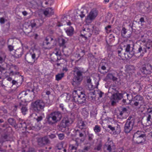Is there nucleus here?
Masks as SVG:
<instances>
[{
  "mask_svg": "<svg viewBox=\"0 0 152 152\" xmlns=\"http://www.w3.org/2000/svg\"><path fill=\"white\" fill-rule=\"evenodd\" d=\"M144 8L147 12H148L149 11V5H148L147 7H145Z\"/></svg>",
  "mask_w": 152,
  "mask_h": 152,
  "instance_id": "obj_59",
  "label": "nucleus"
},
{
  "mask_svg": "<svg viewBox=\"0 0 152 152\" xmlns=\"http://www.w3.org/2000/svg\"><path fill=\"white\" fill-rule=\"evenodd\" d=\"M64 76V73H58L56 76V80L58 81L61 80Z\"/></svg>",
  "mask_w": 152,
  "mask_h": 152,
  "instance_id": "obj_36",
  "label": "nucleus"
},
{
  "mask_svg": "<svg viewBox=\"0 0 152 152\" xmlns=\"http://www.w3.org/2000/svg\"><path fill=\"white\" fill-rule=\"evenodd\" d=\"M66 149L63 147L62 146L60 148L58 146L56 151V152H66Z\"/></svg>",
  "mask_w": 152,
  "mask_h": 152,
  "instance_id": "obj_38",
  "label": "nucleus"
},
{
  "mask_svg": "<svg viewBox=\"0 0 152 152\" xmlns=\"http://www.w3.org/2000/svg\"><path fill=\"white\" fill-rule=\"evenodd\" d=\"M35 119L37 122H39L42 120L43 117L41 116H38L36 118H35Z\"/></svg>",
  "mask_w": 152,
  "mask_h": 152,
  "instance_id": "obj_48",
  "label": "nucleus"
},
{
  "mask_svg": "<svg viewBox=\"0 0 152 152\" xmlns=\"http://www.w3.org/2000/svg\"><path fill=\"white\" fill-rule=\"evenodd\" d=\"M144 47L143 45H139L137 48V49L134 52V55L137 58L142 57L145 53L147 52V50Z\"/></svg>",
  "mask_w": 152,
  "mask_h": 152,
  "instance_id": "obj_9",
  "label": "nucleus"
},
{
  "mask_svg": "<svg viewBox=\"0 0 152 152\" xmlns=\"http://www.w3.org/2000/svg\"><path fill=\"white\" fill-rule=\"evenodd\" d=\"M68 41L67 39L61 37L58 39L59 45L60 47H62L63 48L66 47V44Z\"/></svg>",
  "mask_w": 152,
  "mask_h": 152,
  "instance_id": "obj_21",
  "label": "nucleus"
},
{
  "mask_svg": "<svg viewBox=\"0 0 152 152\" xmlns=\"http://www.w3.org/2000/svg\"><path fill=\"white\" fill-rule=\"evenodd\" d=\"M78 127L81 129H86L87 127L84 121H79L78 123Z\"/></svg>",
  "mask_w": 152,
  "mask_h": 152,
  "instance_id": "obj_28",
  "label": "nucleus"
},
{
  "mask_svg": "<svg viewBox=\"0 0 152 152\" xmlns=\"http://www.w3.org/2000/svg\"><path fill=\"white\" fill-rule=\"evenodd\" d=\"M108 128H109L113 132V134H116L119 133L120 132V127L119 126L118 129L116 131H115V128L114 127L110 125L108 126Z\"/></svg>",
  "mask_w": 152,
  "mask_h": 152,
  "instance_id": "obj_29",
  "label": "nucleus"
},
{
  "mask_svg": "<svg viewBox=\"0 0 152 152\" xmlns=\"http://www.w3.org/2000/svg\"><path fill=\"white\" fill-rule=\"evenodd\" d=\"M74 77L72 82V84L73 86L76 87L79 85L83 79V72L80 70L78 67H75L74 68Z\"/></svg>",
  "mask_w": 152,
  "mask_h": 152,
  "instance_id": "obj_1",
  "label": "nucleus"
},
{
  "mask_svg": "<svg viewBox=\"0 0 152 152\" xmlns=\"http://www.w3.org/2000/svg\"><path fill=\"white\" fill-rule=\"evenodd\" d=\"M101 130V128L99 126L96 125V132H99Z\"/></svg>",
  "mask_w": 152,
  "mask_h": 152,
  "instance_id": "obj_50",
  "label": "nucleus"
},
{
  "mask_svg": "<svg viewBox=\"0 0 152 152\" xmlns=\"http://www.w3.org/2000/svg\"><path fill=\"white\" fill-rule=\"evenodd\" d=\"M6 57V56L4 54L0 52V63L4 61Z\"/></svg>",
  "mask_w": 152,
  "mask_h": 152,
  "instance_id": "obj_41",
  "label": "nucleus"
},
{
  "mask_svg": "<svg viewBox=\"0 0 152 152\" xmlns=\"http://www.w3.org/2000/svg\"><path fill=\"white\" fill-rule=\"evenodd\" d=\"M114 146V144L113 142L108 138L107 142L105 144L104 148L106 149L109 152H115L112 151Z\"/></svg>",
  "mask_w": 152,
  "mask_h": 152,
  "instance_id": "obj_14",
  "label": "nucleus"
},
{
  "mask_svg": "<svg viewBox=\"0 0 152 152\" xmlns=\"http://www.w3.org/2000/svg\"><path fill=\"white\" fill-rule=\"evenodd\" d=\"M8 121L10 125L14 126H15L16 121L13 118H9L8 119Z\"/></svg>",
  "mask_w": 152,
  "mask_h": 152,
  "instance_id": "obj_35",
  "label": "nucleus"
},
{
  "mask_svg": "<svg viewBox=\"0 0 152 152\" xmlns=\"http://www.w3.org/2000/svg\"><path fill=\"white\" fill-rule=\"evenodd\" d=\"M23 53V49L20 48L15 51L14 56L16 58H19L21 57Z\"/></svg>",
  "mask_w": 152,
  "mask_h": 152,
  "instance_id": "obj_22",
  "label": "nucleus"
},
{
  "mask_svg": "<svg viewBox=\"0 0 152 152\" xmlns=\"http://www.w3.org/2000/svg\"><path fill=\"white\" fill-rule=\"evenodd\" d=\"M38 145L41 147L49 144L50 141L47 136L37 138Z\"/></svg>",
  "mask_w": 152,
  "mask_h": 152,
  "instance_id": "obj_11",
  "label": "nucleus"
},
{
  "mask_svg": "<svg viewBox=\"0 0 152 152\" xmlns=\"http://www.w3.org/2000/svg\"><path fill=\"white\" fill-rule=\"evenodd\" d=\"M97 94L99 95V97H101L103 94V93H102L101 91H97Z\"/></svg>",
  "mask_w": 152,
  "mask_h": 152,
  "instance_id": "obj_51",
  "label": "nucleus"
},
{
  "mask_svg": "<svg viewBox=\"0 0 152 152\" xmlns=\"http://www.w3.org/2000/svg\"><path fill=\"white\" fill-rule=\"evenodd\" d=\"M8 137V136L7 134H5L3 136V138L5 140H7Z\"/></svg>",
  "mask_w": 152,
  "mask_h": 152,
  "instance_id": "obj_64",
  "label": "nucleus"
},
{
  "mask_svg": "<svg viewBox=\"0 0 152 152\" xmlns=\"http://www.w3.org/2000/svg\"><path fill=\"white\" fill-rule=\"evenodd\" d=\"M111 26L110 25H109L107 26V27H105V29L106 31H107V32H108V31H110V30H109V29H110L111 28Z\"/></svg>",
  "mask_w": 152,
  "mask_h": 152,
  "instance_id": "obj_57",
  "label": "nucleus"
},
{
  "mask_svg": "<svg viewBox=\"0 0 152 152\" xmlns=\"http://www.w3.org/2000/svg\"><path fill=\"white\" fill-rule=\"evenodd\" d=\"M143 97L140 95H137L132 99V103L133 106H141L143 102Z\"/></svg>",
  "mask_w": 152,
  "mask_h": 152,
  "instance_id": "obj_10",
  "label": "nucleus"
},
{
  "mask_svg": "<svg viewBox=\"0 0 152 152\" xmlns=\"http://www.w3.org/2000/svg\"><path fill=\"white\" fill-rule=\"evenodd\" d=\"M35 19L31 20L30 22V26L32 28H36V23Z\"/></svg>",
  "mask_w": 152,
  "mask_h": 152,
  "instance_id": "obj_40",
  "label": "nucleus"
},
{
  "mask_svg": "<svg viewBox=\"0 0 152 152\" xmlns=\"http://www.w3.org/2000/svg\"><path fill=\"white\" fill-rule=\"evenodd\" d=\"M107 64L105 63H104H104H101L100 64V65L99 67L98 70L99 72L101 73H104V72H102L101 69L103 71L105 70L106 68V66H107Z\"/></svg>",
  "mask_w": 152,
  "mask_h": 152,
  "instance_id": "obj_26",
  "label": "nucleus"
},
{
  "mask_svg": "<svg viewBox=\"0 0 152 152\" xmlns=\"http://www.w3.org/2000/svg\"><path fill=\"white\" fill-rule=\"evenodd\" d=\"M8 48L10 51H12L14 49V47L11 45H8Z\"/></svg>",
  "mask_w": 152,
  "mask_h": 152,
  "instance_id": "obj_52",
  "label": "nucleus"
},
{
  "mask_svg": "<svg viewBox=\"0 0 152 152\" xmlns=\"http://www.w3.org/2000/svg\"><path fill=\"white\" fill-rule=\"evenodd\" d=\"M130 40L127 39H125L121 43V45L122 46L126 47L125 48V51L126 52V54L128 58H130L134 56V52L132 51H130L131 48L130 42Z\"/></svg>",
  "mask_w": 152,
  "mask_h": 152,
  "instance_id": "obj_6",
  "label": "nucleus"
},
{
  "mask_svg": "<svg viewBox=\"0 0 152 152\" xmlns=\"http://www.w3.org/2000/svg\"><path fill=\"white\" fill-rule=\"evenodd\" d=\"M19 106L21 109V112L23 115H25L26 114V112H27L28 109L27 107L26 106L23 105L22 103H20L19 104Z\"/></svg>",
  "mask_w": 152,
  "mask_h": 152,
  "instance_id": "obj_27",
  "label": "nucleus"
},
{
  "mask_svg": "<svg viewBox=\"0 0 152 152\" xmlns=\"http://www.w3.org/2000/svg\"><path fill=\"white\" fill-rule=\"evenodd\" d=\"M91 79H90V78L89 77V78L87 77V83H88V84L91 83Z\"/></svg>",
  "mask_w": 152,
  "mask_h": 152,
  "instance_id": "obj_60",
  "label": "nucleus"
},
{
  "mask_svg": "<svg viewBox=\"0 0 152 152\" xmlns=\"http://www.w3.org/2000/svg\"><path fill=\"white\" fill-rule=\"evenodd\" d=\"M123 51L122 49L121 48H118L117 50V52L118 53V56H120V57H122L123 56V53L124 54V55H125L126 54V53H124L122 52Z\"/></svg>",
  "mask_w": 152,
  "mask_h": 152,
  "instance_id": "obj_37",
  "label": "nucleus"
},
{
  "mask_svg": "<svg viewBox=\"0 0 152 152\" xmlns=\"http://www.w3.org/2000/svg\"><path fill=\"white\" fill-rule=\"evenodd\" d=\"M102 146V143L100 141L98 145H97L96 148V149L97 151H101V148Z\"/></svg>",
  "mask_w": 152,
  "mask_h": 152,
  "instance_id": "obj_42",
  "label": "nucleus"
},
{
  "mask_svg": "<svg viewBox=\"0 0 152 152\" xmlns=\"http://www.w3.org/2000/svg\"><path fill=\"white\" fill-rule=\"evenodd\" d=\"M107 77L108 78L113 80H116L117 79L116 77L113 76V75L111 73L108 74L107 76Z\"/></svg>",
  "mask_w": 152,
  "mask_h": 152,
  "instance_id": "obj_39",
  "label": "nucleus"
},
{
  "mask_svg": "<svg viewBox=\"0 0 152 152\" xmlns=\"http://www.w3.org/2000/svg\"><path fill=\"white\" fill-rule=\"evenodd\" d=\"M150 65L147 64L142 66L141 69V71L142 73L145 75L150 74L151 73Z\"/></svg>",
  "mask_w": 152,
  "mask_h": 152,
  "instance_id": "obj_15",
  "label": "nucleus"
},
{
  "mask_svg": "<svg viewBox=\"0 0 152 152\" xmlns=\"http://www.w3.org/2000/svg\"><path fill=\"white\" fill-rule=\"evenodd\" d=\"M34 110L37 112L43 110L45 104L42 101L38 100L32 104Z\"/></svg>",
  "mask_w": 152,
  "mask_h": 152,
  "instance_id": "obj_8",
  "label": "nucleus"
},
{
  "mask_svg": "<svg viewBox=\"0 0 152 152\" xmlns=\"http://www.w3.org/2000/svg\"><path fill=\"white\" fill-rule=\"evenodd\" d=\"M145 134L142 131H138L133 135V141L137 144L143 143L145 141Z\"/></svg>",
  "mask_w": 152,
  "mask_h": 152,
  "instance_id": "obj_4",
  "label": "nucleus"
},
{
  "mask_svg": "<svg viewBox=\"0 0 152 152\" xmlns=\"http://www.w3.org/2000/svg\"><path fill=\"white\" fill-rule=\"evenodd\" d=\"M62 117V113L59 111L51 112L47 117V121L49 124L53 125L59 121Z\"/></svg>",
  "mask_w": 152,
  "mask_h": 152,
  "instance_id": "obj_2",
  "label": "nucleus"
},
{
  "mask_svg": "<svg viewBox=\"0 0 152 152\" xmlns=\"http://www.w3.org/2000/svg\"><path fill=\"white\" fill-rule=\"evenodd\" d=\"M59 130L62 132H65L66 129H68V126L62 120L60 124L58 125Z\"/></svg>",
  "mask_w": 152,
  "mask_h": 152,
  "instance_id": "obj_23",
  "label": "nucleus"
},
{
  "mask_svg": "<svg viewBox=\"0 0 152 152\" xmlns=\"http://www.w3.org/2000/svg\"><path fill=\"white\" fill-rule=\"evenodd\" d=\"M146 50H149L152 48V42L148 41L144 45H143Z\"/></svg>",
  "mask_w": 152,
  "mask_h": 152,
  "instance_id": "obj_34",
  "label": "nucleus"
},
{
  "mask_svg": "<svg viewBox=\"0 0 152 152\" xmlns=\"http://www.w3.org/2000/svg\"><path fill=\"white\" fill-rule=\"evenodd\" d=\"M43 13L45 17H49L53 14L54 12L51 8H47L43 10Z\"/></svg>",
  "mask_w": 152,
  "mask_h": 152,
  "instance_id": "obj_19",
  "label": "nucleus"
},
{
  "mask_svg": "<svg viewBox=\"0 0 152 152\" xmlns=\"http://www.w3.org/2000/svg\"><path fill=\"white\" fill-rule=\"evenodd\" d=\"M61 52H59V51H57L55 54L54 55L52 56L51 58H53V59H55V58H54V56H56L57 57H58V56H61Z\"/></svg>",
  "mask_w": 152,
  "mask_h": 152,
  "instance_id": "obj_43",
  "label": "nucleus"
},
{
  "mask_svg": "<svg viewBox=\"0 0 152 152\" xmlns=\"http://www.w3.org/2000/svg\"><path fill=\"white\" fill-rule=\"evenodd\" d=\"M36 23V28H38L42 26L44 22V20L42 19H35Z\"/></svg>",
  "mask_w": 152,
  "mask_h": 152,
  "instance_id": "obj_33",
  "label": "nucleus"
},
{
  "mask_svg": "<svg viewBox=\"0 0 152 152\" xmlns=\"http://www.w3.org/2000/svg\"><path fill=\"white\" fill-rule=\"evenodd\" d=\"M128 32L126 31V29L123 27L121 31V34L122 36L125 38H128L130 37L131 33H129V34H128Z\"/></svg>",
  "mask_w": 152,
  "mask_h": 152,
  "instance_id": "obj_24",
  "label": "nucleus"
},
{
  "mask_svg": "<svg viewBox=\"0 0 152 152\" xmlns=\"http://www.w3.org/2000/svg\"><path fill=\"white\" fill-rule=\"evenodd\" d=\"M94 136L92 134H89L88 135V140L90 141L92 140L93 137Z\"/></svg>",
  "mask_w": 152,
  "mask_h": 152,
  "instance_id": "obj_53",
  "label": "nucleus"
},
{
  "mask_svg": "<svg viewBox=\"0 0 152 152\" xmlns=\"http://www.w3.org/2000/svg\"><path fill=\"white\" fill-rule=\"evenodd\" d=\"M86 98L85 95L81 93L80 95H76L73 97V100L76 103L79 104H82L85 102Z\"/></svg>",
  "mask_w": 152,
  "mask_h": 152,
  "instance_id": "obj_12",
  "label": "nucleus"
},
{
  "mask_svg": "<svg viewBox=\"0 0 152 152\" xmlns=\"http://www.w3.org/2000/svg\"><path fill=\"white\" fill-rule=\"evenodd\" d=\"M58 135L59 139L61 140H63L65 137L64 134L63 133L59 134Z\"/></svg>",
  "mask_w": 152,
  "mask_h": 152,
  "instance_id": "obj_44",
  "label": "nucleus"
},
{
  "mask_svg": "<svg viewBox=\"0 0 152 152\" xmlns=\"http://www.w3.org/2000/svg\"><path fill=\"white\" fill-rule=\"evenodd\" d=\"M78 139H76L75 141H74V143L70 145L69 148L72 152H76L77 148L79 145V143L78 141Z\"/></svg>",
  "mask_w": 152,
  "mask_h": 152,
  "instance_id": "obj_20",
  "label": "nucleus"
},
{
  "mask_svg": "<svg viewBox=\"0 0 152 152\" xmlns=\"http://www.w3.org/2000/svg\"><path fill=\"white\" fill-rule=\"evenodd\" d=\"M34 89H32L31 91V92H30V91L29 89H28L26 91H23L22 92L19 94V96H18V97H19V96H25L26 95H27L28 94V93H33L34 94Z\"/></svg>",
  "mask_w": 152,
  "mask_h": 152,
  "instance_id": "obj_30",
  "label": "nucleus"
},
{
  "mask_svg": "<svg viewBox=\"0 0 152 152\" xmlns=\"http://www.w3.org/2000/svg\"><path fill=\"white\" fill-rule=\"evenodd\" d=\"M74 30L72 27H70L65 30L68 36H72L73 34Z\"/></svg>",
  "mask_w": 152,
  "mask_h": 152,
  "instance_id": "obj_32",
  "label": "nucleus"
},
{
  "mask_svg": "<svg viewBox=\"0 0 152 152\" xmlns=\"http://www.w3.org/2000/svg\"><path fill=\"white\" fill-rule=\"evenodd\" d=\"M12 70L9 73L10 75H18L19 74V72L16 71V70H17L18 69V68L17 66H13L12 67Z\"/></svg>",
  "mask_w": 152,
  "mask_h": 152,
  "instance_id": "obj_25",
  "label": "nucleus"
},
{
  "mask_svg": "<svg viewBox=\"0 0 152 152\" xmlns=\"http://www.w3.org/2000/svg\"><path fill=\"white\" fill-rule=\"evenodd\" d=\"M0 23L1 24H4V19L3 18H0Z\"/></svg>",
  "mask_w": 152,
  "mask_h": 152,
  "instance_id": "obj_54",
  "label": "nucleus"
},
{
  "mask_svg": "<svg viewBox=\"0 0 152 152\" xmlns=\"http://www.w3.org/2000/svg\"><path fill=\"white\" fill-rule=\"evenodd\" d=\"M95 19V9H92L87 16L85 21L87 24L91 23Z\"/></svg>",
  "mask_w": 152,
  "mask_h": 152,
  "instance_id": "obj_13",
  "label": "nucleus"
},
{
  "mask_svg": "<svg viewBox=\"0 0 152 152\" xmlns=\"http://www.w3.org/2000/svg\"><path fill=\"white\" fill-rule=\"evenodd\" d=\"M85 113V116H86L87 117L88 115V113L86 111L83 110L82 112V114L83 115L84 113Z\"/></svg>",
  "mask_w": 152,
  "mask_h": 152,
  "instance_id": "obj_62",
  "label": "nucleus"
},
{
  "mask_svg": "<svg viewBox=\"0 0 152 152\" xmlns=\"http://www.w3.org/2000/svg\"><path fill=\"white\" fill-rule=\"evenodd\" d=\"M0 126L3 127H4V128L6 126H7L6 123V122L5 123H4V124H1L0 125Z\"/></svg>",
  "mask_w": 152,
  "mask_h": 152,
  "instance_id": "obj_63",
  "label": "nucleus"
},
{
  "mask_svg": "<svg viewBox=\"0 0 152 152\" xmlns=\"http://www.w3.org/2000/svg\"><path fill=\"white\" fill-rule=\"evenodd\" d=\"M76 13L77 16H79L81 18L84 17L85 15L83 10H80L77 9L76 10Z\"/></svg>",
  "mask_w": 152,
  "mask_h": 152,
  "instance_id": "obj_31",
  "label": "nucleus"
},
{
  "mask_svg": "<svg viewBox=\"0 0 152 152\" xmlns=\"http://www.w3.org/2000/svg\"><path fill=\"white\" fill-rule=\"evenodd\" d=\"M49 137L51 139H53L56 137V136L55 134H51L49 135Z\"/></svg>",
  "mask_w": 152,
  "mask_h": 152,
  "instance_id": "obj_55",
  "label": "nucleus"
},
{
  "mask_svg": "<svg viewBox=\"0 0 152 152\" xmlns=\"http://www.w3.org/2000/svg\"><path fill=\"white\" fill-rule=\"evenodd\" d=\"M124 95L127 96V99H128V96L129 95L127 93H124L122 94L117 92L113 94L111 96L110 100L111 105L112 106L115 105L116 102H118L119 100H120L123 98V95Z\"/></svg>",
  "mask_w": 152,
  "mask_h": 152,
  "instance_id": "obj_5",
  "label": "nucleus"
},
{
  "mask_svg": "<svg viewBox=\"0 0 152 152\" xmlns=\"http://www.w3.org/2000/svg\"><path fill=\"white\" fill-rule=\"evenodd\" d=\"M148 112L149 113L148 115H150V114L152 113V108H148L147 110Z\"/></svg>",
  "mask_w": 152,
  "mask_h": 152,
  "instance_id": "obj_56",
  "label": "nucleus"
},
{
  "mask_svg": "<svg viewBox=\"0 0 152 152\" xmlns=\"http://www.w3.org/2000/svg\"><path fill=\"white\" fill-rule=\"evenodd\" d=\"M53 40V39L52 37L48 36L45 38V40L44 41L43 45L44 47L46 46H48L47 47H45L46 49H50L51 48L50 46V42Z\"/></svg>",
  "mask_w": 152,
  "mask_h": 152,
  "instance_id": "obj_18",
  "label": "nucleus"
},
{
  "mask_svg": "<svg viewBox=\"0 0 152 152\" xmlns=\"http://www.w3.org/2000/svg\"><path fill=\"white\" fill-rule=\"evenodd\" d=\"M92 33V30L91 31L89 29L87 28L86 31L85 29H84L81 31V36L84 37L87 39L88 37H91Z\"/></svg>",
  "mask_w": 152,
  "mask_h": 152,
  "instance_id": "obj_17",
  "label": "nucleus"
},
{
  "mask_svg": "<svg viewBox=\"0 0 152 152\" xmlns=\"http://www.w3.org/2000/svg\"><path fill=\"white\" fill-rule=\"evenodd\" d=\"M61 56H58L57 57V59H56V60L55 61L56 62H58V61H59L61 60Z\"/></svg>",
  "mask_w": 152,
  "mask_h": 152,
  "instance_id": "obj_58",
  "label": "nucleus"
},
{
  "mask_svg": "<svg viewBox=\"0 0 152 152\" xmlns=\"http://www.w3.org/2000/svg\"><path fill=\"white\" fill-rule=\"evenodd\" d=\"M151 119L152 120V113L150 114V115H148L147 118V122L151 121Z\"/></svg>",
  "mask_w": 152,
  "mask_h": 152,
  "instance_id": "obj_46",
  "label": "nucleus"
},
{
  "mask_svg": "<svg viewBox=\"0 0 152 152\" xmlns=\"http://www.w3.org/2000/svg\"><path fill=\"white\" fill-rule=\"evenodd\" d=\"M71 115L65 117L62 120L68 126H70L73 123L74 119Z\"/></svg>",
  "mask_w": 152,
  "mask_h": 152,
  "instance_id": "obj_16",
  "label": "nucleus"
},
{
  "mask_svg": "<svg viewBox=\"0 0 152 152\" xmlns=\"http://www.w3.org/2000/svg\"><path fill=\"white\" fill-rule=\"evenodd\" d=\"M40 53L39 50H35L32 52L27 53L25 56V59L29 63H34L39 57Z\"/></svg>",
  "mask_w": 152,
  "mask_h": 152,
  "instance_id": "obj_3",
  "label": "nucleus"
},
{
  "mask_svg": "<svg viewBox=\"0 0 152 152\" xmlns=\"http://www.w3.org/2000/svg\"><path fill=\"white\" fill-rule=\"evenodd\" d=\"M95 115V109L94 108L91 112V117H94Z\"/></svg>",
  "mask_w": 152,
  "mask_h": 152,
  "instance_id": "obj_49",
  "label": "nucleus"
},
{
  "mask_svg": "<svg viewBox=\"0 0 152 152\" xmlns=\"http://www.w3.org/2000/svg\"><path fill=\"white\" fill-rule=\"evenodd\" d=\"M135 119L129 117L127 119L124 127V131L126 133L129 132L135 125Z\"/></svg>",
  "mask_w": 152,
  "mask_h": 152,
  "instance_id": "obj_7",
  "label": "nucleus"
},
{
  "mask_svg": "<svg viewBox=\"0 0 152 152\" xmlns=\"http://www.w3.org/2000/svg\"><path fill=\"white\" fill-rule=\"evenodd\" d=\"M95 91L94 90V91H92V92H91L90 93H89V97H90L91 98H92V100L94 99V97H93V96H92V95H94L95 94H94V92H95Z\"/></svg>",
  "mask_w": 152,
  "mask_h": 152,
  "instance_id": "obj_47",
  "label": "nucleus"
},
{
  "mask_svg": "<svg viewBox=\"0 0 152 152\" xmlns=\"http://www.w3.org/2000/svg\"><path fill=\"white\" fill-rule=\"evenodd\" d=\"M68 69L66 67H63L62 69V71L63 72H67Z\"/></svg>",
  "mask_w": 152,
  "mask_h": 152,
  "instance_id": "obj_61",
  "label": "nucleus"
},
{
  "mask_svg": "<svg viewBox=\"0 0 152 152\" xmlns=\"http://www.w3.org/2000/svg\"><path fill=\"white\" fill-rule=\"evenodd\" d=\"M88 86L90 90H93L95 88L94 86L92 85V83L88 84Z\"/></svg>",
  "mask_w": 152,
  "mask_h": 152,
  "instance_id": "obj_45",
  "label": "nucleus"
}]
</instances>
